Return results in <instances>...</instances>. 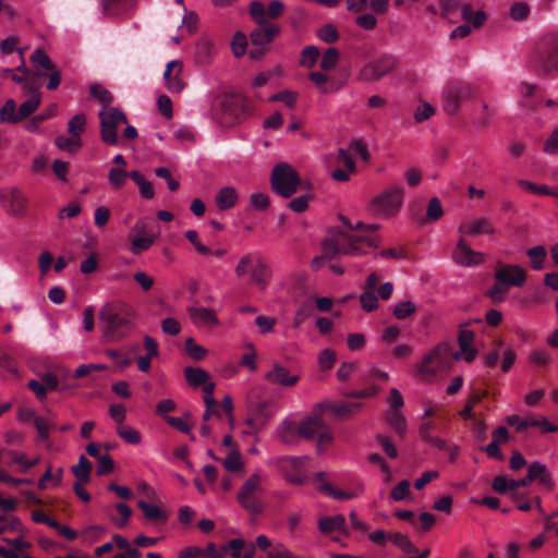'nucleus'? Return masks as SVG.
I'll use <instances>...</instances> for the list:
<instances>
[{
  "label": "nucleus",
  "mask_w": 558,
  "mask_h": 558,
  "mask_svg": "<svg viewBox=\"0 0 558 558\" xmlns=\"http://www.w3.org/2000/svg\"><path fill=\"white\" fill-rule=\"evenodd\" d=\"M265 379L271 384H277L282 387H293L300 380L299 374H292L290 371L281 364L275 363L266 374Z\"/></svg>",
  "instance_id": "nucleus-19"
},
{
  "label": "nucleus",
  "mask_w": 558,
  "mask_h": 558,
  "mask_svg": "<svg viewBox=\"0 0 558 558\" xmlns=\"http://www.w3.org/2000/svg\"><path fill=\"white\" fill-rule=\"evenodd\" d=\"M31 61L34 68L39 71L40 69H45L47 71L53 70V64L49 56L40 48L35 49L31 56ZM36 75L44 76L45 73L38 72Z\"/></svg>",
  "instance_id": "nucleus-40"
},
{
  "label": "nucleus",
  "mask_w": 558,
  "mask_h": 558,
  "mask_svg": "<svg viewBox=\"0 0 558 558\" xmlns=\"http://www.w3.org/2000/svg\"><path fill=\"white\" fill-rule=\"evenodd\" d=\"M277 435L281 442L293 444L299 436L298 425L294 423V421L286 418L278 426Z\"/></svg>",
  "instance_id": "nucleus-32"
},
{
  "label": "nucleus",
  "mask_w": 558,
  "mask_h": 558,
  "mask_svg": "<svg viewBox=\"0 0 558 558\" xmlns=\"http://www.w3.org/2000/svg\"><path fill=\"white\" fill-rule=\"evenodd\" d=\"M189 316L192 323L196 327H215L219 325V319L214 310L202 307V306H192L187 308Z\"/></svg>",
  "instance_id": "nucleus-21"
},
{
  "label": "nucleus",
  "mask_w": 558,
  "mask_h": 558,
  "mask_svg": "<svg viewBox=\"0 0 558 558\" xmlns=\"http://www.w3.org/2000/svg\"><path fill=\"white\" fill-rule=\"evenodd\" d=\"M117 434L128 444L138 445L142 440L141 434L137 429L129 425H121L117 427Z\"/></svg>",
  "instance_id": "nucleus-50"
},
{
  "label": "nucleus",
  "mask_w": 558,
  "mask_h": 558,
  "mask_svg": "<svg viewBox=\"0 0 558 558\" xmlns=\"http://www.w3.org/2000/svg\"><path fill=\"white\" fill-rule=\"evenodd\" d=\"M364 488H365L364 484L362 482H359L353 492L340 490L338 488H335L329 483H324L323 485L319 486L318 489L320 493L331 496L332 498H335L337 500H350V499H353V498H356L357 496H360L364 492Z\"/></svg>",
  "instance_id": "nucleus-26"
},
{
  "label": "nucleus",
  "mask_w": 558,
  "mask_h": 558,
  "mask_svg": "<svg viewBox=\"0 0 558 558\" xmlns=\"http://www.w3.org/2000/svg\"><path fill=\"white\" fill-rule=\"evenodd\" d=\"M372 246L375 244L369 238L351 235L343 231H331L322 243L323 255L314 257L311 267L313 270H319L325 259H331L338 254L360 256L366 254Z\"/></svg>",
  "instance_id": "nucleus-2"
},
{
  "label": "nucleus",
  "mask_w": 558,
  "mask_h": 558,
  "mask_svg": "<svg viewBox=\"0 0 558 558\" xmlns=\"http://www.w3.org/2000/svg\"><path fill=\"white\" fill-rule=\"evenodd\" d=\"M495 279L509 287H522L526 281V271L519 265L498 262L495 267Z\"/></svg>",
  "instance_id": "nucleus-14"
},
{
  "label": "nucleus",
  "mask_w": 558,
  "mask_h": 558,
  "mask_svg": "<svg viewBox=\"0 0 558 558\" xmlns=\"http://www.w3.org/2000/svg\"><path fill=\"white\" fill-rule=\"evenodd\" d=\"M509 286L504 282L497 281L489 288L487 295L495 302H502L509 290Z\"/></svg>",
  "instance_id": "nucleus-62"
},
{
  "label": "nucleus",
  "mask_w": 558,
  "mask_h": 558,
  "mask_svg": "<svg viewBox=\"0 0 558 558\" xmlns=\"http://www.w3.org/2000/svg\"><path fill=\"white\" fill-rule=\"evenodd\" d=\"M93 469V464L88 461L85 456H81L78 463L72 466V472L77 478V481L82 483H88L90 478V472Z\"/></svg>",
  "instance_id": "nucleus-43"
},
{
  "label": "nucleus",
  "mask_w": 558,
  "mask_h": 558,
  "mask_svg": "<svg viewBox=\"0 0 558 558\" xmlns=\"http://www.w3.org/2000/svg\"><path fill=\"white\" fill-rule=\"evenodd\" d=\"M338 60H339V51L336 48L330 47L323 54V58H322V61L319 64L320 69L324 71H330L336 68V65L338 64Z\"/></svg>",
  "instance_id": "nucleus-57"
},
{
  "label": "nucleus",
  "mask_w": 558,
  "mask_h": 558,
  "mask_svg": "<svg viewBox=\"0 0 558 558\" xmlns=\"http://www.w3.org/2000/svg\"><path fill=\"white\" fill-rule=\"evenodd\" d=\"M361 407L362 403L356 402H336L329 407V410L337 417L349 418L355 415Z\"/></svg>",
  "instance_id": "nucleus-34"
},
{
  "label": "nucleus",
  "mask_w": 558,
  "mask_h": 558,
  "mask_svg": "<svg viewBox=\"0 0 558 558\" xmlns=\"http://www.w3.org/2000/svg\"><path fill=\"white\" fill-rule=\"evenodd\" d=\"M535 86L529 83L521 84V105L527 109L534 110L538 107V104L533 100Z\"/></svg>",
  "instance_id": "nucleus-56"
},
{
  "label": "nucleus",
  "mask_w": 558,
  "mask_h": 558,
  "mask_svg": "<svg viewBox=\"0 0 558 558\" xmlns=\"http://www.w3.org/2000/svg\"><path fill=\"white\" fill-rule=\"evenodd\" d=\"M487 396V391H483L482 393L477 391H473L464 405V408L459 412L460 416L463 420H472L474 417L473 409L476 404H478L484 397Z\"/></svg>",
  "instance_id": "nucleus-44"
},
{
  "label": "nucleus",
  "mask_w": 558,
  "mask_h": 558,
  "mask_svg": "<svg viewBox=\"0 0 558 558\" xmlns=\"http://www.w3.org/2000/svg\"><path fill=\"white\" fill-rule=\"evenodd\" d=\"M317 36L327 44H332L338 40L339 33L335 25L326 24L317 31Z\"/></svg>",
  "instance_id": "nucleus-64"
},
{
  "label": "nucleus",
  "mask_w": 558,
  "mask_h": 558,
  "mask_svg": "<svg viewBox=\"0 0 558 558\" xmlns=\"http://www.w3.org/2000/svg\"><path fill=\"white\" fill-rule=\"evenodd\" d=\"M56 146L61 150H68L70 153L76 151L82 146V141L78 137L71 135L66 137L60 135L56 138Z\"/></svg>",
  "instance_id": "nucleus-53"
},
{
  "label": "nucleus",
  "mask_w": 558,
  "mask_h": 558,
  "mask_svg": "<svg viewBox=\"0 0 558 558\" xmlns=\"http://www.w3.org/2000/svg\"><path fill=\"white\" fill-rule=\"evenodd\" d=\"M319 56L320 52L318 48H316L315 46H307L302 50V58L300 64L303 66L313 68L316 64Z\"/></svg>",
  "instance_id": "nucleus-61"
},
{
  "label": "nucleus",
  "mask_w": 558,
  "mask_h": 558,
  "mask_svg": "<svg viewBox=\"0 0 558 558\" xmlns=\"http://www.w3.org/2000/svg\"><path fill=\"white\" fill-rule=\"evenodd\" d=\"M155 243V239L150 235L136 236L132 240L131 251L133 254L147 251Z\"/></svg>",
  "instance_id": "nucleus-63"
},
{
  "label": "nucleus",
  "mask_w": 558,
  "mask_h": 558,
  "mask_svg": "<svg viewBox=\"0 0 558 558\" xmlns=\"http://www.w3.org/2000/svg\"><path fill=\"white\" fill-rule=\"evenodd\" d=\"M526 255L530 258L531 267L534 270H542L544 263L547 257V251L543 245H536L526 251Z\"/></svg>",
  "instance_id": "nucleus-42"
},
{
  "label": "nucleus",
  "mask_w": 558,
  "mask_h": 558,
  "mask_svg": "<svg viewBox=\"0 0 558 558\" xmlns=\"http://www.w3.org/2000/svg\"><path fill=\"white\" fill-rule=\"evenodd\" d=\"M0 202L5 211L16 218H23L27 214L28 198L16 186L0 189Z\"/></svg>",
  "instance_id": "nucleus-13"
},
{
  "label": "nucleus",
  "mask_w": 558,
  "mask_h": 558,
  "mask_svg": "<svg viewBox=\"0 0 558 558\" xmlns=\"http://www.w3.org/2000/svg\"><path fill=\"white\" fill-rule=\"evenodd\" d=\"M137 507L142 510L145 520L148 522L166 523L169 518V514L166 510L154 504L138 500Z\"/></svg>",
  "instance_id": "nucleus-28"
},
{
  "label": "nucleus",
  "mask_w": 558,
  "mask_h": 558,
  "mask_svg": "<svg viewBox=\"0 0 558 558\" xmlns=\"http://www.w3.org/2000/svg\"><path fill=\"white\" fill-rule=\"evenodd\" d=\"M243 460L239 450L230 451L223 461V466L231 472H236L243 469Z\"/></svg>",
  "instance_id": "nucleus-60"
},
{
  "label": "nucleus",
  "mask_w": 558,
  "mask_h": 558,
  "mask_svg": "<svg viewBox=\"0 0 558 558\" xmlns=\"http://www.w3.org/2000/svg\"><path fill=\"white\" fill-rule=\"evenodd\" d=\"M345 525V519L342 514H337L333 517H326L319 520L318 529L323 533H331L335 531L343 530Z\"/></svg>",
  "instance_id": "nucleus-38"
},
{
  "label": "nucleus",
  "mask_w": 558,
  "mask_h": 558,
  "mask_svg": "<svg viewBox=\"0 0 558 558\" xmlns=\"http://www.w3.org/2000/svg\"><path fill=\"white\" fill-rule=\"evenodd\" d=\"M529 63L534 71L544 75L558 71V33L549 32L537 39Z\"/></svg>",
  "instance_id": "nucleus-3"
},
{
  "label": "nucleus",
  "mask_w": 558,
  "mask_h": 558,
  "mask_svg": "<svg viewBox=\"0 0 558 558\" xmlns=\"http://www.w3.org/2000/svg\"><path fill=\"white\" fill-rule=\"evenodd\" d=\"M459 231L475 236L480 234H493L495 233V227L488 218L483 217L475 219L468 227L460 226Z\"/></svg>",
  "instance_id": "nucleus-29"
},
{
  "label": "nucleus",
  "mask_w": 558,
  "mask_h": 558,
  "mask_svg": "<svg viewBox=\"0 0 558 558\" xmlns=\"http://www.w3.org/2000/svg\"><path fill=\"white\" fill-rule=\"evenodd\" d=\"M130 178V172L124 171L121 168H111L108 173V182L114 190H120Z\"/></svg>",
  "instance_id": "nucleus-52"
},
{
  "label": "nucleus",
  "mask_w": 558,
  "mask_h": 558,
  "mask_svg": "<svg viewBox=\"0 0 558 558\" xmlns=\"http://www.w3.org/2000/svg\"><path fill=\"white\" fill-rule=\"evenodd\" d=\"M234 272L238 277H250V283L265 290L271 279V268L258 252H250L241 256Z\"/></svg>",
  "instance_id": "nucleus-4"
},
{
  "label": "nucleus",
  "mask_w": 558,
  "mask_h": 558,
  "mask_svg": "<svg viewBox=\"0 0 558 558\" xmlns=\"http://www.w3.org/2000/svg\"><path fill=\"white\" fill-rule=\"evenodd\" d=\"M0 121L4 123H19V113L14 99H8L0 109Z\"/></svg>",
  "instance_id": "nucleus-45"
},
{
  "label": "nucleus",
  "mask_w": 558,
  "mask_h": 558,
  "mask_svg": "<svg viewBox=\"0 0 558 558\" xmlns=\"http://www.w3.org/2000/svg\"><path fill=\"white\" fill-rule=\"evenodd\" d=\"M307 457H280L271 459L268 463L276 466L284 478L295 485L304 483L303 468Z\"/></svg>",
  "instance_id": "nucleus-12"
},
{
  "label": "nucleus",
  "mask_w": 558,
  "mask_h": 558,
  "mask_svg": "<svg viewBox=\"0 0 558 558\" xmlns=\"http://www.w3.org/2000/svg\"><path fill=\"white\" fill-rule=\"evenodd\" d=\"M262 483L263 475L259 471H255L247 477L236 494L240 506L252 514H259L264 510V504L258 496L263 490Z\"/></svg>",
  "instance_id": "nucleus-6"
},
{
  "label": "nucleus",
  "mask_w": 558,
  "mask_h": 558,
  "mask_svg": "<svg viewBox=\"0 0 558 558\" xmlns=\"http://www.w3.org/2000/svg\"><path fill=\"white\" fill-rule=\"evenodd\" d=\"M215 114L222 124L229 125L238 121L241 113L240 100L233 96L226 95L217 99Z\"/></svg>",
  "instance_id": "nucleus-15"
},
{
  "label": "nucleus",
  "mask_w": 558,
  "mask_h": 558,
  "mask_svg": "<svg viewBox=\"0 0 558 558\" xmlns=\"http://www.w3.org/2000/svg\"><path fill=\"white\" fill-rule=\"evenodd\" d=\"M389 539L404 553H416L417 548L411 542L408 535L402 533H395L389 536Z\"/></svg>",
  "instance_id": "nucleus-59"
},
{
  "label": "nucleus",
  "mask_w": 558,
  "mask_h": 558,
  "mask_svg": "<svg viewBox=\"0 0 558 558\" xmlns=\"http://www.w3.org/2000/svg\"><path fill=\"white\" fill-rule=\"evenodd\" d=\"M98 318L104 340L120 342L134 330L136 312L129 303L116 300L100 307Z\"/></svg>",
  "instance_id": "nucleus-1"
},
{
  "label": "nucleus",
  "mask_w": 558,
  "mask_h": 558,
  "mask_svg": "<svg viewBox=\"0 0 558 558\" xmlns=\"http://www.w3.org/2000/svg\"><path fill=\"white\" fill-rule=\"evenodd\" d=\"M404 191L400 185L391 186L374 197L368 206L374 216L390 218L402 207Z\"/></svg>",
  "instance_id": "nucleus-7"
},
{
  "label": "nucleus",
  "mask_w": 558,
  "mask_h": 558,
  "mask_svg": "<svg viewBox=\"0 0 558 558\" xmlns=\"http://www.w3.org/2000/svg\"><path fill=\"white\" fill-rule=\"evenodd\" d=\"M474 95L473 87L464 82L450 83L446 86L442 95V108L446 113L454 116L463 100Z\"/></svg>",
  "instance_id": "nucleus-11"
},
{
  "label": "nucleus",
  "mask_w": 558,
  "mask_h": 558,
  "mask_svg": "<svg viewBox=\"0 0 558 558\" xmlns=\"http://www.w3.org/2000/svg\"><path fill=\"white\" fill-rule=\"evenodd\" d=\"M250 410L256 416V418H248L246 423L248 425H254L255 421L260 418V425H265L267 421L278 411L279 407L274 400H262L258 402L250 401L248 403Z\"/></svg>",
  "instance_id": "nucleus-20"
},
{
  "label": "nucleus",
  "mask_w": 558,
  "mask_h": 558,
  "mask_svg": "<svg viewBox=\"0 0 558 558\" xmlns=\"http://www.w3.org/2000/svg\"><path fill=\"white\" fill-rule=\"evenodd\" d=\"M453 361H461V352H453L449 342H440L423 357L417 372L421 375L434 376L450 368Z\"/></svg>",
  "instance_id": "nucleus-5"
},
{
  "label": "nucleus",
  "mask_w": 558,
  "mask_h": 558,
  "mask_svg": "<svg viewBox=\"0 0 558 558\" xmlns=\"http://www.w3.org/2000/svg\"><path fill=\"white\" fill-rule=\"evenodd\" d=\"M280 33V28L276 24L259 25L252 31L250 39L253 46L266 47Z\"/></svg>",
  "instance_id": "nucleus-22"
},
{
  "label": "nucleus",
  "mask_w": 558,
  "mask_h": 558,
  "mask_svg": "<svg viewBox=\"0 0 558 558\" xmlns=\"http://www.w3.org/2000/svg\"><path fill=\"white\" fill-rule=\"evenodd\" d=\"M184 377L192 388H197L209 380V374L201 367H185Z\"/></svg>",
  "instance_id": "nucleus-35"
},
{
  "label": "nucleus",
  "mask_w": 558,
  "mask_h": 558,
  "mask_svg": "<svg viewBox=\"0 0 558 558\" xmlns=\"http://www.w3.org/2000/svg\"><path fill=\"white\" fill-rule=\"evenodd\" d=\"M19 44V37L15 35L9 36L4 38L0 44V49L3 54H10L13 51H17L20 56V64L16 66L17 71H25L28 73V70L26 69L24 52L25 48L17 47Z\"/></svg>",
  "instance_id": "nucleus-30"
},
{
  "label": "nucleus",
  "mask_w": 558,
  "mask_h": 558,
  "mask_svg": "<svg viewBox=\"0 0 558 558\" xmlns=\"http://www.w3.org/2000/svg\"><path fill=\"white\" fill-rule=\"evenodd\" d=\"M495 116V109L490 108L486 102L482 105V109L473 119L474 125L477 128H487L489 126L493 118Z\"/></svg>",
  "instance_id": "nucleus-49"
},
{
  "label": "nucleus",
  "mask_w": 558,
  "mask_h": 558,
  "mask_svg": "<svg viewBox=\"0 0 558 558\" xmlns=\"http://www.w3.org/2000/svg\"><path fill=\"white\" fill-rule=\"evenodd\" d=\"M216 49L214 44L207 38H199L195 45L194 58L197 64L206 65L211 62Z\"/></svg>",
  "instance_id": "nucleus-27"
},
{
  "label": "nucleus",
  "mask_w": 558,
  "mask_h": 558,
  "mask_svg": "<svg viewBox=\"0 0 558 558\" xmlns=\"http://www.w3.org/2000/svg\"><path fill=\"white\" fill-rule=\"evenodd\" d=\"M245 547V541L243 538H234L229 541L226 545L221 546L223 556L230 554L232 558H241L242 549Z\"/></svg>",
  "instance_id": "nucleus-54"
},
{
  "label": "nucleus",
  "mask_w": 558,
  "mask_h": 558,
  "mask_svg": "<svg viewBox=\"0 0 558 558\" xmlns=\"http://www.w3.org/2000/svg\"><path fill=\"white\" fill-rule=\"evenodd\" d=\"M416 312V305L412 301H402L396 304L393 316L397 319H405Z\"/></svg>",
  "instance_id": "nucleus-55"
},
{
  "label": "nucleus",
  "mask_w": 558,
  "mask_h": 558,
  "mask_svg": "<svg viewBox=\"0 0 558 558\" xmlns=\"http://www.w3.org/2000/svg\"><path fill=\"white\" fill-rule=\"evenodd\" d=\"M56 112H57V105L52 104L48 108H46L41 113L36 114L31 120H28L25 123V129L32 133L38 132L40 124L45 120L53 117L56 114Z\"/></svg>",
  "instance_id": "nucleus-39"
},
{
  "label": "nucleus",
  "mask_w": 558,
  "mask_h": 558,
  "mask_svg": "<svg viewBox=\"0 0 558 558\" xmlns=\"http://www.w3.org/2000/svg\"><path fill=\"white\" fill-rule=\"evenodd\" d=\"M238 193L234 187L226 186L218 191L216 195V206L220 210H227L236 204Z\"/></svg>",
  "instance_id": "nucleus-31"
},
{
  "label": "nucleus",
  "mask_w": 558,
  "mask_h": 558,
  "mask_svg": "<svg viewBox=\"0 0 558 558\" xmlns=\"http://www.w3.org/2000/svg\"><path fill=\"white\" fill-rule=\"evenodd\" d=\"M250 14L254 22L258 25H269L267 8L260 1H252L250 3Z\"/></svg>",
  "instance_id": "nucleus-46"
},
{
  "label": "nucleus",
  "mask_w": 558,
  "mask_h": 558,
  "mask_svg": "<svg viewBox=\"0 0 558 558\" xmlns=\"http://www.w3.org/2000/svg\"><path fill=\"white\" fill-rule=\"evenodd\" d=\"M308 77L320 94H332L340 90L343 86L342 82L337 81L323 72H312Z\"/></svg>",
  "instance_id": "nucleus-23"
},
{
  "label": "nucleus",
  "mask_w": 558,
  "mask_h": 558,
  "mask_svg": "<svg viewBox=\"0 0 558 558\" xmlns=\"http://www.w3.org/2000/svg\"><path fill=\"white\" fill-rule=\"evenodd\" d=\"M387 421L398 435L403 436L405 434L407 420L400 411L389 412Z\"/></svg>",
  "instance_id": "nucleus-51"
},
{
  "label": "nucleus",
  "mask_w": 558,
  "mask_h": 558,
  "mask_svg": "<svg viewBox=\"0 0 558 558\" xmlns=\"http://www.w3.org/2000/svg\"><path fill=\"white\" fill-rule=\"evenodd\" d=\"M86 130V116L84 113H77L74 117H72L68 123V132L75 136L81 138V135Z\"/></svg>",
  "instance_id": "nucleus-48"
},
{
  "label": "nucleus",
  "mask_w": 558,
  "mask_h": 558,
  "mask_svg": "<svg viewBox=\"0 0 558 558\" xmlns=\"http://www.w3.org/2000/svg\"><path fill=\"white\" fill-rule=\"evenodd\" d=\"M256 547L263 551L260 558H302L294 555L282 543L272 544L270 538L264 534L256 537Z\"/></svg>",
  "instance_id": "nucleus-16"
},
{
  "label": "nucleus",
  "mask_w": 558,
  "mask_h": 558,
  "mask_svg": "<svg viewBox=\"0 0 558 558\" xmlns=\"http://www.w3.org/2000/svg\"><path fill=\"white\" fill-rule=\"evenodd\" d=\"M399 61L392 54H383L366 62L356 72L355 78L361 83L378 82L398 68Z\"/></svg>",
  "instance_id": "nucleus-8"
},
{
  "label": "nucleus",
  "mask_w": 558,
  "mask_h": 558,
  "mask_svg": "<svg viewBox=\"0 0 558 558\" xmlns=\"http://www.w3.org/2000/svg\"><path fill=\"white\" fill-rule=\"evenodd\" d=\"M183 65L178 60L170 61L163 73L165 84L170 93L179 94L184 87L185 83L181 76Z\"/></svg>",
  "instance_id": "nucleus-18"
},
{
  "label": "nucleus",
  "mask_w": 558,
  "mask_h": 558,
  "mask_svg": "<svg viewBox=\"0 0 558 558\" xmlns=\"http://www.w3.org/2000/svg\"><path fill=\"white\" fill-rule=\"evenodd\" d=\"M135 0H101L102 12L105 15H118L134 5Z\"/></svg>",
  "instance_id": "nucleus-33"
},
{
  "label": "nucleus",
  "mask_w": 558,
  "mask_h": 558,
  "mask_svg": "<svg viewBox=\"0 0 558 558\" xmlns=\"http://www.w3.org/2000/svg\"><path fill=\"white\" fill-rule=\"evenodd\" d=\"M41 102V94L34 93L28 99L22 102L17 109L20 122L31 117Z\"/></svg>",
  "instance_id": "nucleus-37"
},
{
  "label": "nucleus",
  "mask_w": 558,
  "mask_h": 558,
  "mask_svg": "<svg viewBox=\"0 0 558 558\" xmlns=\"http://www.w3.org/2000/svg\"><path fill=\"white\" fill-rule=\"evenodd\" d=\"M185 350L189 356L194 361H202L207 355V350L197 344L193 338L185 340Z\"/></svg>",
  "instance_id": "nucleus-58"
},
{
  "label": "nucleus",
  "mask_w": 558,
  "mask_h": 558,
  "mask_svg": "<svg viewBox=\"0 0 558 558\" xmlns=\"http://www.w3.org/2000/svg\"><path fill=\"white\" fill-rule=\"evenodd\" d=\"M301 179L292 166L287 162L276 165L271 171V190L284 197H291L300 185Z\"/></svg>",
  "instance_id": "nucleus-9"
},
{
  "label": "nucleus",
  "mask_w": 558,
  "mask_h": 558,
  "mask_svg": "<svg viewBox=\"0 0 558 558\" xmlns=\"http://www.w3.org/2000/svg\"><path fill=\"white\" fill-rule=\"evenodd\" d=\"M323 424L324 421L319 415L307 416L298 425L299 436L305 439H312L320 432Z\"/></svg>",
  "instance_id": "nucleus-25"
},
{
  "label": "nucleus",
  "mask_w": 558,
  "mask_h": 558,
  "mask_svg": "<svg viewBox=\"0 0 558 558\" xmlns=\"http://www.w3.org/2000/svg\"><path fill=\"white\" fill-rule=\"evenodd\" d=\"M453 260L464 267L480 265L483 262V254L473 251L463 239H460L452 252Z\"/></svg>",
  "instance_id": "nucleus-17"
},
{
  "label": "nucleus",
  "mask_w": 558,
  "mask_h": 558,
  "mask_svg": "<svg viewBox=\"0 0 558 558\" xmlns=\"http://www.w3.org/2000/svg\"><path fill=\"white\" fill-rule=\"evenodd\" d=\"M460 9L462 20L472 23L475 28L481 27L487 20V15L484 11L478 10L473 12L472 7L469 3H463Z\"/></svg>",
  "instance_id": "nucleus-36"
},
{
  "label": "nucleus",
  "mask_w": 558,
  "mask_h": 558,
  "mask_svg": "<svg viewBox=\"0 0 558 558\" xmlns=\"http://www.w3.org/2000/svg\"><path fill=\"white\" fill-rule=\"evenodd\" d=\"M100 137L107 145L118 144V128L120 124H126L128 119L123 111L114 107H105L99 112Z\"/></svg>",
  "instance_id": "nucleus-10"
},
{
  "label": "nucleus",
  "mask_w": 558,
  "mask_h": 558,
  "mask_svg": "<svg viewBox=\"0 0 558 558\" xmlns=\"http://www.w3.org/2000/svg\"><path fill=\"white\" fill-rule=\"evenodd\" d=\"M130 178L137 184L143 198L151 199L155 196L151 183L140 171H131Z\"/></svg>",
  "instance_id": "nucleus-41"
},
{
  "label": "nucleus",
  "mask_w": 558,
  "mask_h": 558,
  "mask_svg": "<svg viewBox=\"0 0 558 558\" xmlns=\"http://www.w3.org/2000/svg\"><path fill=\"white\" fill-rule=\"evenodd\" d=\"M474 341V332L470 329L461 328L458 335V342L461 352V360L468 363L474 361L477 355V350L472 345Z\"/></svg>",
  "instance_id": "nucleus-24"
},
{
  "label": "nucleus",
  "mask_w": 558,
  "mask_h": 558,
  "mask_svg": "<svg viewBox=\"0 0 558 558\" xmlns=\"http://www.w3.org/2000/svg\"><path fill=\"white\" fill-rule=\"evenodd\" d=\"M506 421L509 425L515 426V429L519 433L525 432L529 427L538 426L537 418H521L518 414L507 416Z\"/></svg>",
  "instance_id": "nucleus-47"
}]
</instances>
